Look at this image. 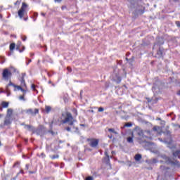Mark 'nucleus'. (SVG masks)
I'll use <instances>...</instances> for the list:
<instances>
[{"label": "nucleus", "instance_id": "nucleus-12", "mask_svg": "<svg viewBox=\"0 0 180 180\" xmlns=\"http://www.w3.org/2000/svg\"><path fill=\"white\" fill-rule=\"evenodd\" d=\"M135 160H136V161H140V160H141V155H140V154L136 155Z\"/></svg>", "mask_w": 180, "mask_h": 180}, {"label": "nucleus", "instance_id": "nucleus-16", "mask_svg": "<svg viewBox=\"0 0 180 180\" xmlns=\"http://www.w3.org/2000/svg\"><path fill=\"white\" fill-rule=\"evenodd\" d=\"M50 110H51V107L46 106V111L47 112V113H49V112H50Z\"/></svg>", "mask_w": 180, "mask_h": 180}, {"label": "nucleus", "instance_id": "nucleus-21", "mask_svg": "<svg viewBox=\"0 0 180 180\" xmlns=\"http://www.w3.org/2000/svg\"><path fill=\"white\" fill-rule=\"evenodd\" d=\"M22 84H23V86H25L26 88V83H25V80L24 79H22Z\"/></svg>", "mask_w": 180, "mask_h": 180}, {"label": "nucleus", "instance_id": "nucleus-36", "mask_svg": "<svg viewBox=\"0 0 180 180\" xmlns=\"http://www.w3.org/2000/svg\"><path fill=\"white\" fill-rule=\"evenodd\" d=\"M158 120H161V119L158 118Z\"/></svg>", "mask_w": 180, "mask_h": 180}, {"label": "nucleus", "instance_id": "nucleus-3", "mask_svg": "<svg viewBox=\"0 0 180 180\" xmlns=\"http://www.w3.org/2000/svg\"><path fill=\"white\" fill-rule=\"evenodd\" d=\"M27 8V5L25 3H22V7L18 11V16L19 18H20V19L23 18Z\"/></svg>", "mask_w": 180, "mask_h": 180}, {"label": "nucleus", "instance_id": "nucleus-2", "mask_svg": "<svg viewBox=\"0 0 180 180\" xmlns=\"http://www.w3.org/2000/svg\"><path fill=\"white\" fill-rule=\"evenodd\" d=\"M13 115V110L12 108H8L7 110V114L6 116V120L4 121L5 124H11V117Z\"/></svg>", "mask_w": 180, "mask_h": 180}, {"label": "nucleus", "instance_id": "nucleus-27", "mask_svg": "<svg viewBox=\"0 0 180 180\" xmlns=\"http://www.w3.org/2000/svg\"><path fill=\"white\" fill-rule=\"evenodd\" d=\"M22 40L25 41V40H26V37H22Z\"/></svg>", "mask_w": 180, "mask_h": 180}, {"label": "nucleus", "instance_id": "nucleus-26", "mask_svg": "<svg viewBox=\"0 0 180 180\" xmlns=\"http://www.w3.org/2000/svg\"><path fill=\"white\" fill-rule=\"evenodd\" d=\"M55 2H61V0H55Z\"/></svg>", "mask_w": 180, "mask_h": 180}, {"label": "nucleus", "instance_id": "nucleus-4", "mask_svg": "<svg viewBox=\"0 0 180 180\" xmlns=\"http://www.w3.org/2000/svg\"><path fill=\"white\" fill-rule=\"evenodd\" d=\"M132 137L134 136H138V137H141L143 136V130L140 128H136L131 133Z\"/></svg>", "mask_w": 180, "mask_h": 180}, {"label": "nucleus", "instance_id": "nucleus-33", "mask_svg": "<svg viewBox=\"0 0 180 180\" xmlns=\"http://www.w3.org/2000/svg\"><path fill=\"white\" fill-rule=\"evenodd\" d=\"M64 8H67V7H64V6H63V7H62V9H64Z\"/></svg>", "mask_w": 180, "mask_h": 180}, {"label": "nucleus", "instance_id": "nucleus-1", "mask_svg": "<svg viewBox=\"0 0 180 180\" xmlns=\"http://www.w3.org/2000/svg\"><path fill=\"white\" fill-rule=\"evenodd\" d=\"M74 115H71L70 113L68 114V123L70 126H72V127L74 129V123H75V116H77V110L75 109L73 110Z\"/></svg>", "mask_w": 180, "mask_h": 180}, {"label": "nucleus", "instance_id": "nucleus-9", "mask_svg": "<svg viewBox=\"0 0 180 180\" xmlns=\"http://www.w3.org/2000/svg\"><path fill=\"white\" fill-rule=\"evenodd\" d=\"M2 108H8L9 106V102L3 101L1 103Z\"/></svg>", "mask_w": 180, "mask_h": 180}, {"label": "nucleus", "instance_id": "nucleus-38", "mask_svg": "<svg viewBox=\"0 0 180 180\" xmlns=\"http://www.w3.org/2000/svg\"><path fill=\"white\" fill-rule=\"evenodd\" d=\"M81 126H84V124H82Z\"/></svg>", "mask_w": 180, "mask_h": 180}, {"label": "nucleus", "instance_id": "nucleus-24", "mask_svg": "<svg viewBox=\"0 0 180 180\" xmlns=\"http://www.w3.org/2000/svg\"><path fill=\"white\" fill-rule=\"evenodd\" d=\"M105 155H106L107 158H109V155H108V152H105Z\"/></svg>", "mask_w": 180, "mask_h": 180}, {"label": "nucleus", "instance_id": "nucleus-30", "mask_svg": "<svg viewBox=\"0 0 180 180\" xmlns=\"http://www.w3.org/2000/svg\"><path fill=\"white\" fill-rule=\"evenodd\" d=\"M28 112H30V113H33V112H32V110H28Z\"/></svg>", "mask_w": 180, "mask_h": 180}, {"label": "nucleus", "instance_id": "nucleus-7", "mask_svg": "<svg viewBox=\"0 0 180 180\" xmlns=\"http://www.w3.org/2000/svg\"><path fill=\"white\" fill-rule=\"evenodd\" d=\"M136 13H139L140 15H143L144 13V7L143 6H138L135 10Z\"/></svg>", "mask_w": 180, "mask_h": 180}, {"label": "nucleus", "instance_id": "nucleus-29", "mask_svg": "<svg viewBox=\"0 0 180 180\" xmlns=\"http://www.w3.org/2000/svg\"><path fill=\"white\" fill-rule=\"evenodd\" d=\"M20 99H23V96H20Z\"/></svg>", "mask_w": 180, "mask_h": 180}, {"label": "nucleus", "instance_id": "nucleus-6", "mask_svg": "<svg viewBox=\"0 0 180 180\" xmlns=\"http://www.w3.org/2000/svg\"><path fill=\"white\" fill-rule=\"evenodd\" d=\"M99 143V140L98 139H91L89 141V144L91 147H96Z\"/></svg>", "mask_w": 180, "mask_h": 180}, {"label": "nucleus", "instance_id": "nucleus-34", "mask_svg": "<svg viewBox=\"0 0 180 180\" xmlns=\"http://www.w3.org/2000/svg\"><path fill=\"white\" fill-rule=\"evenodd\" d=\"M177 127H179V129H180V125H177Z\"/></svg>", "mask_w": 180, "mask_h": 180}, {"label": "nucleus", "instance_id": "nucleus-5", "mask_svg": "<svg viewBox=\"0 0 180 180\" xmlns=\"http://www.w3.org/2000/svg\"><path fill=\"white\" fill-rule=\"evenodd\" d=\"M2 75L4 79H8L11 77V72L8 69H4Z\"/></svg>", "mask_w": 180, "mask_h": 180}, {"label": "nucleus", "instance_id": "nucleus-19", "mask_svg": "<svg viewBox=\"0 0 180 180\" xmlns=\"http://www.w3.org/2000/svg\"><path fill=\"white\" fill-rule=\"evenodd\" d=\"M85 180H94V178L92 176H88Z\"/></svg>", "mask_w": 180, "mask_h": 180}, {"label": "nucleus", "instance_id": "nucleus-31", "mask_svg": "<svg viewBox=\"0 0 180 180\" xmlns=\"http://www.w3.org/2000/svg\"><path fill=\"white\" fill-rule=\"evenodd\" d=\"M27 129H30V126H27Z\"/></svg>", "mask_w": 180, "mask_h": 180}, {"label": "nucleus", "instance_id": "nucleus-22", "mask_svg": "<svg viewBox=\"0 0 180 180\" xmlns=\"http://www.w3.org/2000/svg\"><path fill=\"white\" fill-rule=\"evenodd\" d=\"M176 25L178 26V27H180V22H176Z\"/></svg>", "mask_w": 180, "mask_h": 180}, {"label": "nucleus", "instance_id": "nucleus-32", "mask_svg": "<svg viewBox=\"0 0 180 180\" xmlns=\"http://www.w3.org/2000/svg\"><path fill=\"white\" fill-rule=\"evenodd\" d=\"M68 131H71V128L69 127V128H68Z\"/></svg>", "mask_w": 180, "mask_h": 180}, {"label": "nucleus", "instance_id": "nucleus-17", "mask_svg": "<svg viewBox=\"0 0 180 180\" xmlns=\"http://www.w3.org/2000/svg\"><path fill=\"white\" fill-rule=\"evenodd\" d=\"M13 49H15V44H11L10 45V50H13Z\"/></svg>", "mask_w": 180, "mask_h": 180}, {"label": "nucleus", "instance_id": "nucleus-20", "mask_svg": "<svg viewBox=\"0 0 180 180\" xmlns=\"http://www.w3.org/2000/svg\"><path fill=\"white\" fill-rule=\"evenodd\" d=\"M103 110H104V109H103V108H102V107H100V108H98V112H103Z\"/></svg>", "mask_w": 180, "mask_h": 180}, {"label": "nucleus", "instance_id": "nucleus-18", "mask_svg": "<svg viewBox=\"0 0 180 180\" xmlns=\"http://www.w3.org/2000/svg\"><path fill=\"white\" fill-rule=\"evenodd\" d=\"M130 126H131V123H127L125 124V125L124 126V127H130Z\"/></svg>", "mask_w": 180, "mask_h": 180}, {"label": "nucleus", "instance_id": "nucleus-35", "mask_svg": "<svg viewBox=\"0 0 180 180\" xmlns=\"http://www.w3.org/2000/svg\"><path fill=\"white\" fill-rule=\"evenodd\" d=\"M2 117V115L0 114V117Z\"/></svg>", "mask_w": 180, "mask_h": 180}, {"label": "nucleus", "instance_id": "nucleus-11", "mask_svg": "<svg viewBox=\"0 0 180 180\" xmlns=\"http://www.w3.org/2000/svg\"><path fill=\"white\" fill-rule=\"evenodd\" d=\"M15 88H16L17 89H20V91H22V92H24V94H26V90L23 89L22 88V86H14Z\"/></svg>", "mask_w": 180, "mask_h": 180}, {"label": "nucleus", "instance_id": "nucleus-10", "mask_svg": "<svg viewBox=\"0 0 180 180\" xmlns=\"http://www.w3.org/2000/svg\"><path fill=\"white\" fill-rule=\"evenodd\" d=\"M153 130L154 131H157V133H161V127H157V126L154 127Z\"/></svg>", "mask_w": 180, "mask_h": 180}, {"label": "nucleus", "instance_id": "nucleus-14", "mask_svg": "<svg viewBox=\"0 0 180 180\" xmlns=\"http://www.w3.org/2000/svg\"><path fill=\"white\" fill-rule=\"evenodd\" d=\"M108 131L113 133L114 134H117V131H115V129H108Z\"/></svg>", "mask_w": 180, "mask_h": 180}, {"label": "nucleus", "instance_id": "nucleus-15", "mask_svg": "<svg viewBox=\"0 0 180 180\" xmlns=\"http://www.w3.org/2000/svg\"><path fill=\"white\" fill-rule=\"evenodd\" d=\"M127 141H128V143H133V137L129 136L127 139Z\"/></svg>", "mask_w": 180, "mask_h": 180}, {"label": "nucleus", "instance_id": "nucleus-8", "mask_svg": "<svg viewBox=\"0 0 180 180\" xmlns=\"http://www.w3.org/2000/svg\"><path fill=\"white\" fill-rule=\"evenodd\" d=\"M112 79H113V81H115V82H117V84L120 83V81H122L120 76H119L117 75H115V76H113Z\"/></svg>", "mask_w": 180, "mask_h": 180}, {"label": "nucleus", "instance_id": "nucleus-25", "mask_svg": "<svg viewBox=\"0 0 180 180\" xmlns=\"http://www.w3.org/2000/svg\"><path fill=\"white\" fill-rule=\"evenodd\" d=\"M180 151L176 152V154H179ZM176 153H174V155H176Z\"/></svg>", "mask_w": 180, "mask_h": 180}, {"label": "nucleus", "instance_id": "nucleus-28", "mask_svg": "<svg viewBox=\"0 0 180 180\" xmlns=\"http://www.w3.org/2000/svg\"><path fill=\"white\" fill-rule=\"evenodd\" d=\"M35 113H39V110H35Z\"/></svg>", "mask_w": 180, "mask_h": 180}, {"label": "nucleus", "instance_id": "nucleus-13", "mask_svg": "<svg viewBox=\"0 0 180 180\" xmlns=\"http://www.w3.org/2000/svg\"><path fill=\"white\" fill-rule=\"evenodd\" d=\"M158 55L160 58L162 57V49L160 48L159 51H158Z\"/></svg>", "mask_w": 180, "mask_h": 180}, {"label": "nucleus", "instance_id": "nucleus-23", "mask_svg": "<svg viewBox=\"0 0 180 180\" xmlns=\"http://www.w3.org/2000/svg\"><path fill=\"white\" fill-rule=\"evenodd\" d=\"M32 89H34V88H36V86L34 84H32Z\"/></svg>", "mask_w": 180, "mask_h": 180}, {"label": "nucleus", "instance_id": "nucleus-37", "mask_svg": "<svg viewBox=\"0 0 180 180\" xmlns=\"http://www.w3.org/2000/svg\"><path fill=\"white\" fill-rule=\"evenodd\" d=\"M8 96H9V93L8 94Z\"/></svg>", "mask_w": 180, "mask_h": 180}]
</instances>
